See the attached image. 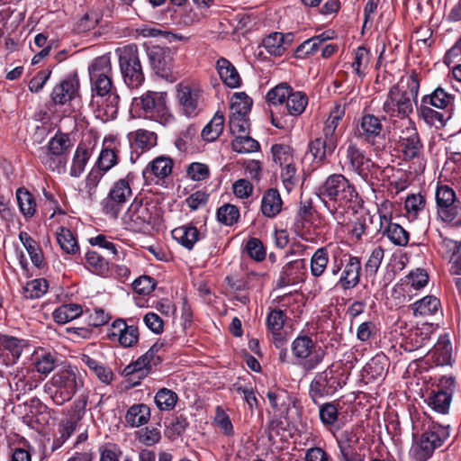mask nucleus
Returning a JSON list of instances; mask_svg holds the SVG:
<instances>
[{
  "label": "nucleus",
  "mask_w": 461,
  "mask_h": 461,
  "mask_svg": "<svg viewBox=\"0 0 461 461\" xmlns=\"http://www.w3.org/2000/svg\"><path fill=\"white\" fill-rule=\"evenodd\" d=\"M110 59H95L89 67L93 81L91 104L96 118L103 122L113 120L118 112L119 95L113 87Z\"/></svg>",
  "instance_id": "obj_1"
},
{
  "label": "nucleus",
  "mask_w": 461,
  "mask_h": 461,
  "mask_svg": "<svg viewBox=\"0 0 461 461\" xmlns=\"http://www.w3.org/2000/svg\"><path fill=\"white\" fill-rule=\"evenodd\" d=\"M319 195L333 219L339 224L358 200L355 186L341 174L330 176L319 189Z\"/></svg>",
  "instance_id": "obj_2"
},
{
  "label": "nucleus",
  "mask_w": 461,
  "mask_h": 461,
  "mask_svg": "<svg viewBox=\"0 0 461 461\" xmlns=\"http://www.w3.org/2000/svg\"><path fill=\"white\" fill-rule=\"evenodd\" d=\"M420 88L418 75L412 72L402 76L392 86L383 104V111L390 118L397 117L402 120H411L410 114L413 111V103L416 102Z\"/></svg>",
  "instance_id": "obj_3"
},
{
  "label": "nucleus",
  "mask_w": 461,
  "mask_h": 461,
  "mask_svg": "<svg viewBox=\"0 0 461 461\" xmlns=\"http://www.w3.org/2000/svg\"><path fill=\"white\" fill-rule=\"evenodd\" d=\"M83 385V377L77 367L65 366L54 373L44 384V390L56 404L61 405L69 401Z\"/></svg>",
  "instance_id": "obj_4"
},
{
  "label": "nucleus",
  "mask_w": 461,
  "mask_h": 461,
  "mask_svg": "<svg viewBox=\"0 0 461 461\" xmlns=\"http://www.w3.org/2000/svg\"><path fill=\"white\" fill-rule=\"evenodd\" d=\"M131 113L138 117L151 119L160 124H169L173 115L167 105V95L162 92H147L134 98L131 103Z\"/></svg>",
  "instance_id": "obj_5"
},
{
  "label": "nucleus",
  "mask_w": 461,
  "mask_h": 461,
  "mask_svg": "<svg viewBox=\"0 0 461 461\" xmlns=\"http://www.w3.org/2000/svg\"><path fill=\"white\" fill-rule=\"evenodd\" d=\"M449 436L448 426L432 423L422 434L413 437L410 456L415 461H426Z\"/></svg>",
  "instance_id": "obj_6"
},
{
  "label": "nucleus",
  "mask_w": 461,
  "mask_h": 461,
  "mask_svg": "<svg viewBox=\"0 0 461 461\" xmlns=\"http://www.w3.org/2000/svg\"><path fill=\"white\" fill-rule=\"evenodd\" d=\"M293 356L302 367L309 372L315 369L323 360L325 352L311 337L299 335L292 342Z\"/></svg>",
  "instance_id": "obj_7"
},
{
  "label": "nucleus",
  "mask_w": 461,
  "mask_h": 461,
  "mask_svg": "<svg viewBox=\"0 0 461 461\" xmlns=\"http://www.w3.org/2000/svg\"><path fill=\"white\" fill-rule=\"evenodd\" d=\"M152 216L149 204L136 197L123 213L122 221L126 229L141 231L150 223Z\"/></svg>",
  "instance_id": "obj_8"
},
{
  "label": "nucleus",
  "mask_w": 461,
  "mask_h": 461,
  "mask_svg": "<svg viewBox=\"0 0 461 461\" xmlns=\"http://www.w3.org/2000/svg\"><path fill=\"white\" fill-rule=\"evenodd\" d=\"M203 90L198 85L181 83L176 86V101L180 112L187 117H194L200 112Z\"/></svg>",
  "instance_id": "obj_9"
},
{
  "label": "nucleus",
  "mask_w": 461,
  "mask_h": 461,
  "mask_svg": "<svg viewBox=\"0 0 461 461\" xmlns=\"http://www.w3.org/2000/svg\"><path fill=\"white\" fill-rule=\"evenodd\" d=\"M400 128L399 144L404 157L408 159L420 158L423 152V145L414 122L404 120Z\"/></svg>",
  "instance_id": "obj_10"
},
{
  "label": "nucleus",
  "mask_w": 461,
  "mask_h": 461,
  "mask_svg": "<svg viewBox=\"0 0 461 461\" xmlns=\"http://www.w3.org/2000/svg\"><path fill=\"white\" fill-rule=\"evenodd\" d=\"M453 388V377L443 376L439 379L437 388L432 389L424 401L435 411L445 414L449 410Z\"/></svg>",
  "instance_id": "obj_11"
},
{
  "label": "nucleus",
  "mask_w": 461,
  "mask_h": 461,
  "mask_svg": "<svg viewBox=\"0 0 461 461\" xmlns=\"http://www.w3.org/2000/svg\"><path fill=\"white\" fill-rule=\"evenodd\" d=\"M131 194L129 176L116 181L111 187L108 196L103 201L104 212L112 217H117L121 206L128 201Z\"/></svg>",
  "instance_id": "obj_12"
},
{
  "label": "nucleus",
  "mask_w": 461,
  "mask_h": 461,
  "mask_svg": "<svg viewBox=\"0 0 461 461\" xmlns=\"http://www.w3.org/2000/svg\"><path fill=\"white\" fill-rule=\"evenodd\" d=\"M438 216L445 222H453L461 212V206L456 200L454 190L447 185L438 186L436 191Z\"/></svg>",
  "instance_id": "obj_13"
},
{
  "label": "nucleus",
  "mask_w": 461,
  "mask_h": 461,
  "mask_svg": "<svg viewBox=\"0 0 461 461\" xmlns=\"http://www.w3.org/2000/svg\"><path fill=\"white\" fill-rule=\"evenodd\" d=\"M347 159L351 170L357 172L366 183L374 185L373 175L380 170L365 153L355 145H349L347 149Z\"/></svg>",
  "instance_id": "obj_14"
},
{
  "label": "nucleus",
  "mask_w": 461,
  "mask_h": 461,
  "mask_svg": "<svg viewBox=\"0 0 461 461\" xmlns=\"http://www.w3.org/2000/svg\"><path fill=\"white\" fill-rule=\"evenodd\" d=\"M339 388L340 383L335 378L331 368L316 375L310 385L311 396L315 401L318 398L333 394Z\"/></svg>",
  "instance_id": "obj_15"
},
{
  "label": "nucleus",
  "mask_w": 461,
  "mask_h": 461,
  "mask_svg": "<svg viewBox=\"0 0 461 461\" xmlns=\"http://www.w3.org/2000/svg\"><path fill=\"white\" fill-rule=\"evenodd\" d=\"M108 337L112 341H116L121 346L128 348L137 343L139 331L134 325H128L125 321L118 319L110 326Z\"/></svg>",
  "instance_id": "obj_16"
},
{
  "label": "nucleus",
  "mask_w": 461,
  "mask_h": 461,
  "mask_svg": "<svg viewBox=\"0 0 461 461\" xmlns=\"http://www.w3.org/2000/svg\"><path fill=\"white\" fill-rule=\"evenodd\" d=\"M292 41V36L287 34L285 36L281 32H272L268 36H267L263 41L261 45L258 47V56L263 57L264 52L262 49L266 50L267 54L271 56H282L285 54V50L290 45Z\"/></svg>",
  "instance_id": "obj_17"
},
{
  "label": "nucleus",
  "mask_w": 461,
  "mask_h": 461,
  "mask_svg": "<svg viewBox=\"0 0 461 461\" xmlns=\"http://www.w3.org/2000/svg\"><path fill=\"white\" fill-rule=\"evenodd\" d=\"M360 259L355 256H348V259L343 267L338 285L343 290L353 289L360 281Z\"/></svg>",
  "instance_id": "obj_18"
},
{
  "label": "nucleus",
  "mask_w": 461,
  "mask_h": 461,
  "mask_svg": "<svg viewBox=\"0 0 461 461\" xmlns=\"http://www.w3.org/2000/svg\"><path fill=\"white\" fill-rule=\"evenodd\" d=\"M23 352V342L16 338L0 335V358L5 366L15 364Z\"/></svg>",
  "instance_id": "obj_19"
},
{
  "label": "nucleus",
  "mask_w": 461,
  "mask_h": 461,
  "mask_svg": "<svg viewBox=\"0 0 461 461\" xmlns=\"http://www.w3.org/2000/svg\"><path fill=\"white\" fill-rule=\"evenodd\" d=\"M120 67L125 84L131 88L139 87L144 81L140 59H120Z\"/></svg>",
  "instance_id": "obj_20"
},
{
  "label": "nucleus",
  "mask_w": 461,
  "mask_h": 461,
  "mask_svg": "<svg viewBox=\"0 0 461 461\" xmlns=\"http://www.w3.org/2000/svg\"><path fill=\"white\" fill-rule=\"evenodd\" d=\"M429 355L436 365L450 366L453 362V348L448 337L447 335L439 337Z\"/></svg>",
  "instance_id": "obj_21"
},
{
  "label": "nucleus",
  "mask_w": 461,
  "mask_h": 461,
  "mask_svg": "<svg viewBox=\"0 0 461 461\" xmlns=\"http://www.w3.org/2000/svg\"><path fill=\"white\" fill-rule=\"evenodd\" d=\"M173 167V161L166 156H159L148 164L143 170V176L148 181H153L155 177L164 178L167 176Z\"/></svg>",
  "instance_id": "obj_22"
},
{
  "label": "nucleus",
  "mask_w": 461,
  "mask_h": 461,
  "mask_svg": "<svg viewBox=\"0 0 461 461\" xmlns=\"http://www.w3.org/2000/svg\"><path fill=\"white\" fill-rule=\"evenodd\" d=\"M77 88L78 81L76 77L66 79L53 88L51 98L55 104H64L75 97Z\"/></svg>",
  "instance_id": "obj_23"
},
{
  "label": "nucleus",
  "mask_w": 461,
  "mask_h": 461,
  "mask_svg": "<svg viewBox=\"0 0 461 461\" xmlns=\"http://www.w3.org/2000/svg\"><path fill=\"white\" fill-rule=\"evenodd\" d=\"M173 239L187 249H192L194 244L203 238V234L192 225H183L172 230Z\"/></svg>",
  "instance_id": "obj_24"
},
{
  "label": "nucleus",
  "mask_w": 461,
  "mask_h": 461,
  "mask_svg": "<svg viewBox=\"0 0 461 461\" xmlns=\"http://www.w3.org/2000/svg\"><path fill=\"white\" fill-rule=\"evenodd\" d=\"M32 361L35 370L47 377L57 366L58 357L56 353L41 349L35 351Z\"/></svg>",
  "instance_id": "obj_25"
},
{
  "label": "nucleus",
  "mask_w": 461,
  "mask_h": 461,
  "mask_svg": "<svg viewBox=\"0 0 461 461\" xmlns=\"http://www.w3.org/2000/svg\"><path fill=\"white\" fill-rule=\"evenodd\" d=\"M128 139L132 149L141 152L150 149L157 145V135L146 130H138L128 134Z\"/></svg>",
  "instance_id": "obj_26"
},
{
  "label": "nucleus",
  "mask_w": 461,
  "mask_h": 461,
  "mask_svg": "<svg viewBox=\"0 0 461 461\" xmlns=\"http://www.w3.org/2000/svg\"><path fill=\"white\" fill-rule=\"evenodd\" d=\"M282 199L277 190L268 189L263 194L261 199V212L268 217L276 216L282 210Z\"/></svg>",
  "instance_id": "obj_27"
},
{
  "label": "nucleus",
  "mask_w": 461,
  "mask_h": 461,
  "mask_svg": "<svg viewBox=\"0 0 461 461\" xmlns=\"http://www.w3.org/2000/svg\"><path fill=\"white\" fill-rule=\"evenodd\" d=\"M157 346L151 347L144 355L140 357L133 364L126 367L128 374L140 373V375L148 374L152 366L156 365L158 357L156 356Z\"/></svg>",
  "instance_id": "obj_28"
},
{
  "label": "nucleus",
  "mask_w": 461,
  "mask_h": 461,
  "mask_svg": "<svg viewBox=\"0 0 461 461\" xmlns=\"http://www.w3.org/2000/svg\"><path fill=\"white\" fill-rule=\"evenodd\" d=\"M337 145L336 141L325 137L324 139L317 138L309 143V152L316 162H321L327 156L333 153Z\"/></svg>",
  "instance_id": "obj_29"
},
{
  "label": "nucleus",
  "mask_w": 461,
  "mask_h": 461,
  "mask_svg": "<svg viewBox=\"0 0 461 461\" xmlns=\"http://www.w3.org/2000/svg\"><path fill=\"white\" fill-rule=\"evenodd\" d=\"M345 115V108L340 104H337L334 109L330 112V116L325 122L323 128V135L328 140H332L338 144L339 131L338 126L339 122Z\"/></svg>",
  "instance_id": "obj_30"
},
{
  "label": "nucleus",
  "mask_w": 461,
  "mask_h": 461,
  "mask_svg": "<svg viewBox=\"0 0 461 461\" xmlns=\"http://www.w3.org/2000/svg\"><path fill=\"white\" fill-rule=\"evenodd\" d=\"M217 68L221 79L226 86L230 88H237L240 86V74L230 59H218Z\"/></svg>",
  "instance_id": "obj_31"
},
{
  "label": "nucleus",
  "mask_w": 461,
  "mask_h": 461,
  "mask_svg": "<svg viewBox=\"0 0 461 461\" xmlns=\"http://www.w3.org/2000/svg\"><path fill=\"white\" fill-rule=\"evenodd\" d=\"M19 240L30 256L32 263L38 268L44 266V258L38 243L25 231L19 234Z\"/></svg>",
  "instance_id": "obj_32"
},
{
  "label": "nucleus",
  "mask_w": 461,
  "mask_h": 461,
  "mask_svg": "<svg viewBox=\"0 0 461 461\" xmlns=\"http://www.w3.org/2000/svg\"><path fill=\"white\" fill-rule=\"evenodd\" d=\"M85 259L86 267L92 273L104 277L109 275V262L97 252L87 251L85 255Z\"/></svg>",
  "instance_id": "obj_33"
},
{
  "label": "nucleus",
  "mask_w": 461,
  "mask_h": 461,
  "mask_svg": "<svg viewBox=\"0 0 461 461\" xmlns=\"http://www.w3.org/2000/svg\"><path fill=\"white\" fill-rule=\"evenodd\" d=\"M55 234L60 249L65 253L74 255L79 251L77 240L69 229L63 226L59 227Z\"/></svg>",
  "instance_id": "obj_34"
},
{
  "label": "nucleus",
  "mask_w": 461,
  "mask_h": 461,
  "mask_svg": "<svg viewBox=\"0 0 461 461\" xmlns=\"http://www.w3.org/2000/svg\"><path fill=\"white\" fill-rule=\"evenodd\" d=\"M149 418V408L143 403L132 405L125 415L126 422L131 427H140L146 424Z\"/></svg>",
  "instance_id": "obj_35"
},
{
  "label": "nucleus",
  "mask_w": 461,
  "mask_h": 461,
  "mask_svg": "<svg viewBox=\"0 0 461 461\" xmlns=\"http://www.w3.org/2000/svg\"><path fill=\"white\" fill-rule=\"evenodd\" d=\"M82 313L83 310L81 305L77 303H68L57 308L53 312L52 317L57 323L65 324L79 317Z\"/></svg>",
  "instance_id": "obj_36"
},
{
  "label": "nucleus",
  "mask_w": 461,
  "mask_h": 461,
  "mask_svg": "<svg viewBox=\"0 0 461 461\" xmlns=\"http://www.w3.org/2000/svg\"><path fill=\"white\" fill-rule=\"evenodd\" d=\"M80 361L93 371L98 379L104 384H109L113 380V372L110 368L100 364L97 360L88 355L82 354L79 357Z\"/></svg>",
  "instance_id": "obj_37"
},
{
  "label": "nucleus",
  "mask_w": 461,
  "mask_h": 461,
  "mask_svg": "<svg viewBox=\"0 0 461 461\" xmlns=\"http://www.w3.org/2000/svg\"><path fill=\"white\" fill-rule=\"evenodd\" d=\"M382 129L383 125L378 117L366 114L361 118L358 131L365 138L371 139L378 136Z\"/></svg>",
  "instance_id": "obj_38"
},
{
  "label": "nucleus",
  "mask_w": 461,
  "mask_h": 461,
  "mask_svg": "<svg viewBox=\"0 0 461 461\" xmlns=\"http://www.w3.org/2000/svg\"><path fill=\"white\" fill-rule=\"evenodd\" d=\"M381 232L385 235L389 240L396 246L404 247L409 242V233L398 223L391 222L384 226Z\"/></svg>",
  "instance_id": "obj_39"
},
{
  "label": "nucleus",
  "mask_w": 461,
  "mask_h": 461,
  "mask_svg": "<svg viewBox=\"0 0 461 461\" xmlns=\"http://www.w3.org/2000/svg\"><path fill=\"white\" fill-rule=\"evenodd\" d=\"M439 309V301L432 295L425 296L424 298L414 303L412 306L414 315L429 316L436 313Z\"/></svg>",
  "instance_id": "obj_40"
},
{
  "label": "nucleus",
  "mask_w": 461,
  "mask_h": 461,
  "mask_svg": "<svg viewBox=\"0 0 461 461\" xmlns=\"http://www.w3.org/2000/svg\"><path fill=\"white\" fill-rule=\"evenodd\" d=\"M330 36H324V33L312 37L304 41L296 49L297 56L295 58H301L302 55L313 56L316 55L320 50L321 46L328 40Z\"/></svg>",
  "instance_id": "obj_41"
},
{
  "label": "nucleus",
  "mask_w": 461,
  "mask_h": 461,
  "mask_svg": "<svg viewBox=\"0 0 461 461\" xmlns=\"http://www.w3.org/2000/svg\"><path fill=\"white\" fill-rule=\"evenodd\" d=\"M224 127L222 114L215 113L210 122L203 128L202 137L206 141H214L221 134Z\"/></svg>",
  "instance_id": "obj_42"
},
{
  "label": "nucleus",
  "mask_w": 461,
  "mask_h": 461,
  "mask_svg": "<svg viewBox=\"0 0 461 461\" xmlns=\"http://www.w3.org/2000/svg\"><path fill=\"white\" fill-rule=\"evenodd\" d=\"M154 400L157 407L160 411H168L175 408L178 396L170 389L161 388L157 392Z\"/></svg>",
  "instance_id": "obj_43"
},
{
  "label": "nucleus",
  "mask_w": 461,
  "mask_h": 461,
  "mask_svg": "<svg viewBox=\"0 0 461 461\" xmlns=\"http://www.w3.org/2000/svg\"><path fill=\"white\" fill-rule=\"evenodd\" d=\"M107 139H104V145L107 143ZM118 163V155L115 149L109 146H104L98 157L97 166L98 168L105 173L113 167Z\"/></svg>",
  "instance_id": "obj_44"
},
{
  "label": "nucleus",
  "mask_w": 461,
  "mask_h": 461,
  "mask_svg": "<svg viewBox=\"0 0 461 461\" xmlns=\"http://www.w3.org/2000/svg\"><path fill=\"white\" fill-rule=\"evenodd\" d=\"M308 104V98L303 92L297 91L289 94L286 99V108L291 115H300Z\"/></svg>",
  "instance_id": "obj_45"
},
{
  "label": "nucleus",
  "mask_w": 461,
  "mask_h": 461,
  "mask_svg": "<svg viewBox=\"0 0 461 461\" xmlns=\"http://www.w3.org/2000/svg\"><path fill=\"white\" fill-rule=\"evenodd\" d=\"M252 105L251 98L244 92L233 94L230 99V113L248 114Z\"/></svg>",
  "instance_id": "obj_46"
},
{
  "label": "nucleus",
  "mask_w": 461,
  "mask_h": 461,
  "mask_svg": "<svg viewBox=\"0 0 461 461\" xmlns=\"http://www.w3.org/2000/svg\"><path fill=\"white\" fill-rule=\"evenodd\" d=\"M90 158V152L87 149L78 146L75 151L70 175L74 177H78L84 172L86 165Z\"/></svg>",
  "instance_id": "obj_47"
},
{
  "label": "nucleus",
  "mask_w": 461,
  "mask_h": 461,
  "mask_svg": "<svg viewBox=\"0 0 461 461\" xmlns=\"http://www.w3.org/2000/svg\"><path fill=\"white\" fill-rule=\"evenodd\" d=\"M19 208L24 216H32L36 212V203L32 194L24 188L16 191Z\"/></svg>",
  "instance_id": "obj_48"
},
{
  "label": "nucleus",
  "mask_w": 461,
  "mask_h": 461,
  "mask_svg": "<svg viewBox=\"0 0 461 461\" xmlns=\"http://www.w3.org/2000/svg\"><path fill=\"white\" fill-rule=\"evenodd\" d=\"M420 113L426 123L440 128L445 126L449 116L446 113L437 112L432 108L422 105L420 109Z\"/></svg>",
  "instance_id": "obj_49"
},
{
  "label": "nucleus",
  "mask_w": 461,
  "mask_h": 461,
  "mask_svg": "<svg viewBox=\"0 0 461 461\" xmlns=\"http://www.w3.org/2000/svg\"><path fill=\"white\" fill-rule=\"evenodd\" d=\"M329 254L327 249H318L311 258V273L313 276H321L327 268Z\"/></svg>",
  "instance_id": "obj_50"
},
{
  "label": "nucleus",
  "mask_w": 461,
  "mask_h": 461,
  "mask_svg": "<svg viewBox=\"0 0 461 461\" xmlns=\"http://www.w3.org/2000/svg\"><path fill=\"white\" fill-rule=\"evenodd\" d=\"M154 72L160 77L170 82L177 78V74L173 70L170 59H150Z\"/></svg>",
  "instance_id": "obj_51"
},
{
  "label": "nucleus",
  "mask_w": 461,
  "mask_h": 461,
  "mask_svg": "<svg viewBox=\"0 0 461 461\" xmlns=\"http://www.w3.org/2000/svg\"><path fill=\"white\" fill-rule=\"evenodd\" d=\"M285 321V316L280 310H273L269 312L267 318V329L273 334L275 339L281 342L279 331L283 329Z\"/></svg>",
  "instance_id": "obj_52"
},
{
  "label": "nucleus",
  "mask_w": 461,
  "mask_h": 461,
  "mask_svg": "<svg viewBox=\"0 0 461 461\" xmlns=\"http://www.w3.org/2000/svg\"><path fill=\"white\" fill-rule=\"evenodd\" d=\"M69 147L70 140L68 136L64 133H57L49 141L47 152L52 153L54 155L66 156V153Z\"/></svg>",
  "instance_id": "obj_53"
},
{
  "label": "nucleus",
  "mask_w": 461,
  "mask_h": 461,
  "mask_svg": "<svg viewBox=\"0 0 461 461\" xmlns=\"http://www.w3.org/2000/svg\"><path fill=\"white\" fill-rule=\"evenodd\" d=\"M291 89L287 83H280L267 92V101L273 105L282 104L291 94Z\"/></svg>",
  "instance_id": "obj_54"
},
{
  "label": "nucleus",
  "mask_w": 461,
  "mask_h": 461,
  "mask_svg": "<svg viewBox=\"0 0 461 461\" xmlns=\"http://www.w3.org/2000/svg\"><path fill=\"white\" fill-rule=\"evenodd\" d=\"M48 290V283L43 278L29 281L23 288L26 298L34 299L42 296Z\"/></svg>",
  "instance_id": "obj_55"
},
{
  "label": "nucleus",
  "mask_w": 461,
  "mask_h": 461,
  "mask_svg": "<svg viewBox=\"0 0 461 461\" xmlns=\"http://www.w3.org/2000/svg\"><path fill=\"white\" fill-rule=\"evenodd\" d=\"M240 211L237 206L230 203L223 204L217 211V219L226 226H231L238 221Z\"/></svg>",
  "instance_id": "obj_56"
},
{
  "label": "nucleus",
  "mask_w": 461,
  "mask_h": 461,
  "mask_svg": "<svg viewBox=\"0 0 461 461\" xmlns=\"http://www.w3.org/2000/svg\"><path fill=\"white\" fill-rule=\"evenodd\" d=\"M258 148V142L247 135H238L232 141V149L238 153L255 152Z\"/></svg>",
  "instance_id": "obj_57"
},
{
  "label": "nucleus",
  "mask_w": 461,
  "mask_h": 461,
  "mask_svg": "<svg viewBox=\"0 0 461 461\" xmlns=\"http://www.w3.org/2000/svg\"><path fill=\"white\" fill-rule=\"evenodd\" d=\"M271 152L273 160L280 166L285 167L294 162L293 150L287 145L275 144L272 146Z\"/></svg>",
  "instance_id": "obj_58"
},
{
  "label": "nucleus",
  "mask_w": 461,
  "mask_h": 461,
  "mask_svg": "<svg viewBox=\"0 0 461 461\" xmlns=\"http://www.w3.org/2000/svg\"><path fill=\"white\" fill-rule=\"evenodd\" d=\"M403 282L405 285H409L414 290H420L428 284L429 276L424 269L417 268L410 272V274L405 276Z\"/></svg>",
  "instance_id": "obj_59"
},
{
  "label": "nucleus",
  "mask_w": 461,
  "mask_h": 461,
  "mask_svg": "<svg viewBox=\"0 0 461 461\" xmlns=\"http://www.w3.org/2000/svg\"><path fill=\"white\" fill-rule=\"evenodd\" d=\"M425 199L424 197L418 194H411L407 196L405 200V210L409 219L414 220L420 212L424 209Z\"/></svg>",
  "instance_id": "obj_60"
},
{
  "label": "nucleus",
  "mask_w": 461,
  "mask_h": 461,
  "mask_svg": "<svg viewBox=\"0 0 461 461\" xmlns=\"http://www.w3.org/2000/svg\"><path fill=\"white\" fill-rule=\"evenodd\" d=\"M67 162V156L54 155L49 152H47L42 158V163L49 169L58 174L65 173Z\"/></svg>",
  "instance_id": "obj_61"
},
{
  "label": "nucleus",
  "mask_w": 461,
  "mask_h": 461,
  "mask_svg": "<svg viewBox=\"0 0 461 461\" xmlns=\"http://www.w3.org/2000/svg\"><path fill=\"white\" fill-rule=\"evenodd\" d=\"M80 418L79 413H75L61 421L59 429L60 438L58 439L60 444H63L73 434Z\"/></svg>",
  "instance_id": "obj_62"
},
{
  "label": "nucleus",
  "mask_w": 461,
  "mask_h": 461,
  "mask_svg": "<svg viewBox=\"0 0 461 461\" xmlns=\"http://www.w3.org/2000/svg\"><path fill=\"white\" fill-rule=\"evenodd\" d=\"M429 99V104L438 109L447 108L454 100L453 96L441 87L435 89Z\"/></svg>",
  "instance_id": "obj_63"
},
{
  "label": "nucleus",
  "mask_w": 461,
  "mask_h": 461,
  "mask_svg": "<svg viewBox=\"0 0 461 461\" xmlns=\"http://www.w3.org/2000/svg\"><path fill=\"white\" fill-rule=\"evenodd\" d=\"M358 440L357 434L353 430H344L338 438V445L342 456H348L351 453L350 447Z\"/></svg>",
  "instance_id": "obj_64"
}]
</instances>
